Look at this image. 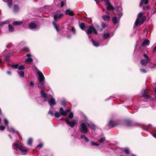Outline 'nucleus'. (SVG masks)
<instances>
[{"label": "nucleus", "instance_id": "f257e3e1", "mask_svg": "<svg viewBox=\"0 0 156 156\" xmlns=\"http://www.w3.org/2000/svg\"><path fill=\"white\" fill-rule=\"evenodd\" d=\"M14 149L20 154L24 155L26 154L28 148L23 145H20L17 142L13 146Z\"/></svg>", "mask_w": 156, "mask_h": 156}, {"label": "nucleus", "instance_id": "f03ea898", "mask_svg": "<svg viewBox=\"0 0 156 156\" xmlns=\"http://www.w3.org/2000/svg\"><path fill=\"white\" fill-rule=\"evenodd\" d=\"M143 15V13L142 12H140L138 14V17L134 24L135 26H138L140 22L141 24H142L146 20V17L145 16H143L142 18Z\"/></svg>", "mask_w": 156, "mask_h": 156}, {"label": "nucleus", "instance_id": "7ed1b4c3", "mask_svg": "<svg viewBox=\"0 0 156 156\" xmlns=\"http://www.w3.org/2000/svg\"><path fill=\"white\" fill-rule=\"evenodd\" d=\"M87 126V125L86 123H81L80 127V131L84 134L87 133L89 131V129Z\"/></svg>", "mask_w": 156, "mask_h": 156}, {"label": "nucleus", "instance_id": "20e7f679", "mask_svg": "<svg viewBox=\"0 0 156 156\" xmlns=\"http://www.w3.org/2000/svg\"><path fill=\"white\" fill-rule=\"evenodd\" d=\"M64 16L63 13L60 12V10L57 11L53 15L54 20L56 22Z\"/></svg>", "mask_w": 156, "mask_h": 156}, {"label": "nucleus", "instance_id": "39448f33", "mask_svg": "<svg viewBox=\"0 0 156 156\" xmlns=\"http://www.w3.org/2000/svg\"><path fill=\"white\" fill-rule=\"evenodd\" d=\"M93 32L95 34H98L97 30L93 26L90 27H89L88 30L86 31V33L88 34H90Z\"/></svg>", "mask_w": 156, "mask_h": 156}, {"label": "nucleus", "instance_id": "423d86ee", "mask_svg": "<svg viewBox=\"0 0 156 156\" xmlns=\"http://www.w3.org/2000/svg\"><path fill=\"white\" fill-rule=\"evenodd\" d=\"M65 121L71 128H73L76 124V120L75 119L73 120L72 121H70L68 119H66Z\"/></svg>", "mask_w": 156, "mask_h": 156}, {"label": "nucleus", "instance_id": "0eeeda50", "mask_svg": "<svg viewBox=\"0 0 156 156\" xmlns=\"http://www.w3.org/2000/svg\"><path fill=\"white\" fill-rule=\"evenodd\" d=\"M87 124L88 127L92 130H95L97 128V126L91 121H89L87 123Z\"/></svg>", "mask_w": 156, "mask_h": 156}, {"label": "nucleus", "instance_id": "6e6552de", "mask_svg": "<svg viewBox=\"0 0 156 156\" xmlns=\"http://www.w3.org/2000/svg\"><path fill=\"white\" fill-rule=\"evenodd\" d=\"M143 97L145 98L148 99L150 98L148 91L147 90H144L142 91Z\"/></svg>", "mask_w": 156, "mask_h": 156}, {"label": "nucleus", "instance_id": "1a4fd4ad", "mask_svg": "<svg viewBox=\"0 0 156 156\" xmlns=\"http://www.w3.org/2000/svg\"><path fill=\"white\" fill-rule=\"evenodd\" d=\"M41 96L43 98L44 101H46L47 100V94L45 93L43 90H42L40 92Z\"/></svg>", "mask_w": 156, "mask_h": 156}, {"label": "nucleus", "instance_id": "9d476101", "mask_svg": "<svg viewBox=\"0 0 156 156\" xmlns=\"http://www.w3.org/2000/svg\"><path fill=\"white\" fill-rule=\"evenodd\" d=\"M48 103L51 106L55 105V101L53 98L51 97L48 101Z\"/></svg>", "mask_w": 156, "mask_h": 156}, {"label": "nucleus", "instance_id": "9b49d317", "mask_svg": "<svg viewBox=\"0 0 156 156\" xmlns=\"http://www.w3.org/2000/svg\"><path fill=\"white\" fill-rule=\"evenodd\" d=\"M29 27L30 29H35L37 28L36 23L34 22H31L29 24Z\"/></svg>", "mask_w": 156, "mask_h": 156}, {"label": "nucleus", "instance_id": "f8f14e48", "mask_svg": "<svg viewBox=\"0 0 156 156\" xmlns=\"http://www.w3.org/2000/svg\"><path fill=\"white\" fill-rule=\"evenodd\" d=\"M88 37L89 39H91V41H92V43L93 45L94 46L98 47L100 45L99 43L97 41L93 40L91 38L90 35H89Z\"/></svg>", "mask_w": 156, "mask_h": 156}, {"label": "nucleus", "instance_id": "ddd939ff", "mask_svg": "<svg viewBox=\"0 0 156 156\" xmlns=\"http://www.w3.org/2000/svg\"><path fill=\"white\" fill-rule=\"evenodd\" d=\"M38 75L39 76L38 80L39 82L44 81V77L42 73H40L38 74Z\"/></svg>", "mask_w": 156, "mask_h": 156}, {"label": "nucleus", "instance_id": "4468645a", "mask_svg": "<svg viewBox=\"0 0 156 156\" xmlns=\"http://www.w3.org/2000/svg\"><path fill=\"white\" fill-rule=\"evenodd\" d=\"M65 14L68 15L70 16H73L74 14L73 11L70 9H67L66 10L65 12Z\"/></svg>", "mask_w": 156, "mask_h": 156}, {"label": "nucleus", "instance_id": "2eb2a0df", "mask_svg": "<svg viewBox=\"0 0 156 156\" xmlns=\"http://www.w3.org/2000/svg\"><path fill=\"white\" fill-rule=\"evenodd\" d=\"M81 139H84V141L86 143H88L89 142V139L84 135H82L80 136Z\"/></svg>", "mask_w": 156, "mask_h": 156}, {"label": "nucleus", "instance_id": "dca6fc26", "mask_svg": "<svg viewBox=\"0 0 156 156\" xmlns=\"http://www.w3.org/2000/svg\"><path fill=\"white\" fill-rule=\"evenodd\" d=\"M7 127H8L7 129H8V130L9 132H12L13 133H17L18 135H19V133L17 131L15 130V129L12 127H10L9 128V126H8Z\"/></svg>", "mask_w": 156, "mask_h": 156}, {"label": "nucleus", "instance_id": "f3484780", "mask_svg": "<svg viewBox=\"0 0 156 156\" xmlns=\"http://www.w3.org/2000/svg\"><path fill=\"white\" fill-rule=\"evenodd\" d=\"M115 125L116 123L115 122L112 120H110L108 125V126H109L111 128L115 126Z\"/></svg>", "mask_w": 156, "mask_h": 156}, {"label": "nucleus", "instance_id": "a211bd4d", "mask_svg": "<svg viewBox=\"0 0 156 156\" xmlns=\"http://www.w3.org/2000/svg\"><path fill=\"white\" fill-rule=\"evenodd\" d=\"M33 61V59L31 58H27L25 59V63H27L30 65L32 62Z\"/></svg>", "mask_w": 156, "mask_h": 156}, {"label": "nucleus", "instance_id": "6ab92c4d", "mask_svg": "<svg viewBox=\"0 0 156 156\" xmlns=\"http://www.w3.org/2000/svg\"><path fill=\"white\" fill-rule=\"evenodd\" d=\"M115 8L111 4L110 2L108 0V10H113Z\"/></svg>", "mask_w": 156, "mask_h": 156}, {"label": "nucleus", "instance_id": "aec40b11", "mask_svg": "<svg viewBox=\"0 0 156 156\" xmlns=\"http://www.w3.org/2000/svg\"><path fill=\"white\" fill-rule=\"evenodd\" d=\"M148 61L147 60L142 59L140 61L141 63L142 66H145L148 63Z\"/></svg>", "mask_w": 156, "mask_h": 156}, {"label": "nucleus", "instance_id": "412c9836", "mask_svg": "<svg viewBox=\"0 0 156 156\" xmlns=\"http://www.w3.org/2000/svg\"><path fill=\"white\" fill-rule=\"evenodd\" d=\"M52 24L54 26V28L57 32L60 31V27L58 25H57L55 22L54 21L53 22Z\"/></svg>", "mask_w": 156, "mask_h": 156}, {"label": "nucleus", "instance_id": "4be33fe9", "mask_svg": "<svg viewBox=\"0 0 156 156\" xmlns=\"http://www.w3.org/2000/svg\"><path fill=\"white\" fill-rule=\"evenodd\" d=\"M59 111L61 115H67V113L66 111H64L63 108H60Z\"/></svg>", "mask_w": 156, "mask_h": 156}, {"label": "nucleus", "instance_id": "5701e85b", "mask_svg": "<svg viewBox=\"0 0 156 156\" xmlns=\"http://www.w3.org/2000/svg\"><path fill=\"white\" fill-rule=\"evenodd\" d=\"M149 41L147 39H146L143 41L142 43V45L143 46H144L147 45H149Z\"/></svg>", "mask_w": 156, "mask_h": 156}, {"label": "nucleus", "instance_id": "b1692460", "mask_svg": "<svg viewBox=\"0 0 156 156\" xmlns=\"http://www.w3.org/2000/svg\"><path fill=\"white\" fill-rule=\"evenodd\" d=\"M44 86V81L39 82L38 84V87L41 89H43Z\"/></svg>", "mask_w": 156, "mask_h": 156}, {"label": "nucleus", "instance_id": "393cba45", "mask_svg": "<svg viewBox=\"0 0 156 156\" xmlns=\"http://www.w3.org/2000/svg\"><path fill=\"white\" fill-rule=\"evenodd\" d=\"M148 0H141L140 4V7H142L144 3L145 4H146L148 3Z\"/></svg>", "mask_w": 156, "mask_h": 156}, {"label": "nucleus", "instance_id": "a878e982", "mask_svg": "<svg viewBox=\"0 0 156 156\" xmlns=\"http://www.w3.org/2000/svg\"><path fill=\"white\" fill-rule=\"evenodd\" d=\"M79 26L80 28L83 30L85 31V25L84 23H79Z\"/></svg>", "mask_w": 156, "mask_h": 156}, {"label": "nucleus", "instance_id": "bb28decb", "mask_svg": "<svg viewBox=\"0 0 156 156\" xmlns=\"http://www.w3.org/2000/svg\"><path fill=\"white\" fill-rule=\"evenodd\" d=\"M14 28L10 24L9 25V32H13L14 31Z\"/></svg>", "mask_w": 156, "mask_h": 156}, {"label": "nucleus", "instance_id": "cd10ccee", "mask_svg": "<svg viewBox=\"0 0 156 156\" xmlns=\"http://www.w3.org/2000/svg\"><path fill=\"white\" fill-rule=\"evenodd\" d=\"M22 23V22L21 21H14L12 23V24L14 26L19 25Z\"/></svg>", "mask_w": 156, "mask_h": 156}, {"label": "nucleus", "instance_id": "c85d7f7f", "mask_svg": "<svg viewBox=\"0 0 156 156\" xmlns=\"http://www.w3.org/2000/svg\"><path fill=\"white\" fill-rule=\"evenodd\" d=\"M6 1H3L4 2H8V5L9 7H10L12 4V0H6Z\"/></svg>", "mask_w": 156, "mask_h": 156}, {"label": "nucleus", "instance_id": "c756f323", "mask_svg": "<svg viewBox=\"0 0 156 156\" xmlns=\"http://www.w3.org/2000/svg\"><path fill=\"white\" fill-rule=\"evenodd\" d=\"M19 7L18 5H15L14 6L13 11L15 12H17L19 10Z\"/></svg>", "mask_w": 156, "mask_h": 156}, {"label": "nucleus", "instance_id": "7c9ffc66", "mask_svg": "<svg viewBox=\"0 0 156 156\" xmlns=\"http://www.w3.org/2000/svg\"><path fill=\"white\" fill-rule=\"evenodd\" d=\"M21 50L26 52H28L30 51L29 48L27 47H25L21 49Z\"/></svg>", "mask_w": 156, "mask_h": 156}, {"label": "nucleus", "instance_id": "2f4dec72", "mask_svg": "<svg viewBox=\"0 0 156 156\" xmlns=\"http://www.w3.org/2000/svg\"><path fill=\"white\" fill-rule=\"evenodd\" d=\"M112 21L113 23L114 24H116L117 23L118 20L116 17L115 16L113 18Z\"/></svg>", "mask_w": 156, "mask_h": 156}, {"label": "nucleus", "instance_id": "473e14b6", "mask_svg": "<svg viewBox=\"0 0 156 156\" xmlns=\"http://www.w3.org/2000/svg\"><path fill=\"white\" fill-rule=\"evenodd\" d=\"M61 114L58 112H56L54 114V115L55 117L58 118L60 116Z\"/></svg>", "mask_w": 156, "mask_h": 156}, {"label": "nucleus", "instance_id": "72a5a7b5", "mask_svg": "<svg viewBox=\"0 0 156 156\" xmlns=\"http://www.w3.org/2000/svg\"><path fill=\"white\" fill-rule=\"evenodd\" d=\"M18 73L19 74L20 76L21 77H23L24 75V73L23 71H20L18 72Z\"/></svg>", "mask_w": 156, "mask_h": 156}, {"label": "nucleus", "instance_id": "f704fd0d", "mask_svg": "<svg viewBox=\"0 0 156 156\" xmlns=\"http://www.w3.org/2000/svg\"><path fill=\"white\" fill-rule=\"evenodd\" d=\"M90 144L93 146H98L99 145V144H98L94 141H91L90 142Z\"/></svg>", "mask_w": 156, "mask_h": 156}, {"label": "nucleus", "instance_id": "c9c22d12", "mask_svg": "<svg viewBox=\"0 0 156 156\" xmlns=\"http://www.w3.org/2000/svg\"><path fill=\"white\" fill-rule=\"evenodd\" d=\"M83 119H84V122H86V123L87 124V123L89 121L88 120V119L87 118V117L85 115H84L83 116Z\"/></svg>", "mask_w": 156, "mask_h": 156}, {"label": "nucleus", "instance_id": "e433bc0d", "mask_svg": "<svg viewBox=\"0 0 156 156\" xmlns=\"http://www.w3.org/2000/svg\"><path fill=\"white\" fill-rule=\"evenodd\" d=\"M66 0H62V1H61V7H62L66 3Z\"/></svg>", "mask_w": 156, "mask_h": 156}, {"label": "nucleus", "instance_id": "4c0bfd02", "mask_svg": "<svg viewBox=\"0 0 156 156\" xmlns=\"http://www.w3.org/2000/svg\"><path fill=\"white\" fill-rule=\"evenodd\" d=\"M14 69H18L19 66L18 64H13L11 66Z\"/></svg>", "mask_w": 156, "mask_h": 156}, {"label": "nucleus", "instance_id": "58836bf2", "mask_svg": "<svg viewBox=\"0 0 156 156\" xmlns=\"http://www.w3.org/2000/svg\"><path fill=\"white\" fill-rule=\"evenodd\" d=\"M32 141H33V140L32 138H29L28 140V144L29 145H31L32 142Z\"/></svg>", "mask_w": 156, "mask_h": 156}, {"label": "nucleus", "instance_id": "ea45409f", "mask_svg": "<svg viewBox=\"0 0 156 156\" xmlns=\"http://www.w3.org/2000/svg\"><path fill=\"white\" fill-rule=\"evenodd\" d=\"M9 23V21L8 20H6L5 21H4L1 23V25H2L4 24H6Z\"/></svg>", "mask_w": 156, "mask_h": 156}, {"label": "nucleus", "instance_id": "a19ab883", "mask_svg": "<svg viewBox=\"0 0 156 156\" xmlns=\"http://www.w3.org/2000/svg\"><path fill=\"white\" fill-rule=\"evenodd\" d=\"M102 18L104 21L107 20V15H104L102 16Z\"/></svg>", "mask_w": 156, "mask_h": 156}, {"label": "nucleus", "instance_id": "79ce46f5", "mask_svg": "<svg viewBox=\"0 0 156 156\" xmlns=\"http://www.w3.org/2000/svg\"><path fill=\"white\" fill-rule=\"evenodd\" d=\"M34 69L36 72L37 74L40 73L41 72L39 70V69L36 67H34Z\"/></svg>", "mask_w": 156, "mask_h": 156}, {"label": "nucleus", "instance_id": "37998d69", "mask_svg": "<svg viewBox=\"0 0 156 156\" xmlns=\"http://www.w3.org/2000/svg\"><path fill=\"white\" fill-rule=\"evenodd\" d=\"M73 117V114L72 112H71L69 113V117L70 119H72Z\"/></svg>", "mask_w": 156, "mask_h": 156}, {"label": "nucleus", "instance_id": "c03bdc74", "mask_svg": "<svg viewBox=\"0 0 156 156\" xmlns=\"http://www.w3.org/2000/svg\"><path fill=\"white\" fill-rule=\"evenodd\" d=\"M25 68L24 66L23 65H20V66H19L18 69L19 70H21L24 69Z\"/></svg>", "mask_w": 156, "mask_h": 156}, {"label": "nucleus", "instance_id": "a18cd8bd", "mask_svg": "<svg viewBox=\"0 0 156 156\" xmlns=\"http://www.w3.org/2000/svg\"><path fill=\"white\" fill-rule=\"evenodd\" d=\"M101 26L103 28H105L106 27V25L105 23H104V22H102L101 23Z\"/></svg>", "mask_w": 156, "mask_h": 156}, {"label": "nucleus", "instance_id": "49530a36", "mask_svg": "<svg viewBox=\"0 0 156 156\" xmlns=\"http://www.w3.org/2000/svg\"><path fill=\"white\" fill-rule=\"evenodd\" d=\"M4 123L6 126H8V120L6 119H4Z\"/></svg>", "mask_w": 156, "mask_h": 156}, {"label": "nucleus", "instance_id": "de8ad7c7", "mask_svg": "<svg viewBox=\"0 0 156 156\" xmlns=\"http://www.w3.org/2000/svg\"><path fill=\"white\" fill-rule=\"evenodd\" d=\"M103 38L104 39L107 38V33H105L103 35Z\"/></svg>", "mask_w": 156, "mask_h": 156}, {"label": "nucleus", "instance_id": "09e8293b", "mask_svg": "<svg viewBox=\"0 0 156 156\" xmlns=\"http://www.w3.org/2000/svg\"><path fill=\"white\" fill-rule=\"evenodd\" d=\"M125 152L127 154H129V151L128 149L126 148L125 150Z\"/></svg>", "mask_w": 156, "mask_h": 156}, {"label": "nucleus", "instance_id": "8fccbe9b", "mask_svg": "<svg viewBox=\"0 0 156 156\" xmlns=\"http://www.w3.org/2000/svg\"><path fill=\"white\" fill-rule=\"evenodd\" d=\"M105 138L102 137H101L100 139V141L101 143H102L104 142V141H105Z\"/></svg>", "mask_w": 156, "mask_h": 156}, {"label": "nucleus", "instance_id": "3c124183", "mask_svg": "<svg viewBox=\"0 0 156 156\" xmlns=\"http://www.w3.org/2000/svg\"><path fill=\"white\" fill-rule=\"evenodd\" d=\"M48 114H50L52 116H54L53 113L51 111L49 110L48 112Z\"/></svg>", "mask_w": 156, "mask_h": 156}, {"label": "nucleus", "instance_id": "603ef678", "mask_svg": "<svg viewBox=\"0 0 156 156\" xmlns=\"http://www.w3.org/2000/svg\"><path fill=\"white\" fill-rule=\"evenodd\" d=\"M5 60L7 62H9V57L8 56H6L5 58Z\"/></svg>", "mask_w": 156, "mask_h": 156}, {"label": "nucleus", "instance_id": "864d4df0", "mask_svg": "<svg viewBox=\"0 0 156 156\" xmlns=\"http://www.w3.org/2000/svg\"><path fill=\"white\" fill-rule=\"evenodd\" d=\"M5 127L4 126H0V129L1 130H3L5 129Z\"/></svg>", "mask_w": 156, "mask_h": 156}, {"label": "nucleus", "instance_id": "5fc2aeb1", "mask_svg": "<svg viewBox=\"0 0 156 156\" xmlns=\"http://www.w3.org/2000/svg\"><path fill=\"white\" fill-rule=\"evenodd\" d=\"M140 70L142 72H143L144 73H146V71L144 69H140Z\"/></svg>", "mask_w": 156, "mask_h": 156}, {"label": "nucleus", "instance_id": "6e6d98bb", "mask_svg": "<svg viewBox=\"0 0 156 156\" xmlns=\"http://www.w3.org/2000/svg\"><path fill=\"white\" fill-rule=\"evenodd\" d=\"M61 103L62 104V105L66 106V102L65 101H61Z\"/></svg>", "mask_w": 156, "mask_h": 156}, {"label": "nucleus", "instance_id": "4d7b16f0", "mask_svg": "<svg viewBox=\"0 0 156 156\" xmlns=\"http://www.w3.org/2000/svg\"><path fill=\"white\" fill-rule=\"evenodd\" d=\"M30 85L31 87H33L34 86V83L32 81H30Z\"/></svg>", "mask_w": 156, "mask_h": 156}, {"label": "nucleus", "instance_id": "13d9d810", "mask_svg": "<svg viewBox=\"0 0 156 156\" xmlns=\"http://www.w3.org/2000/svg\"><path fill=\"white\" fill-rule=\"evenodd\" d=\"M101 0L102 1H104L105 2V4L106 5V8L107 10V0Z\"/></svg>", "mask_w": 156, "mask_h": 156}, {"label": "nucleus", "instance_id": "bf43d9fd", "mask_svg": "<svg viewBox=\"0 0 156 156\" xmlns=\"http://www.w3.org/2000/svg\"><path fill=\"white\" fill-rule=\"evenodd\" d=\"M144 57L146 58H147V59L146 60H148L149 61V58H148V56H147V55L146 54H144Z\"/></svg>", "mask_w": 156, "mask_h": 156}, {"label": "nucleus", "instance_id": "052dcab7", "mask_svg": "<svg viewBox=\"0 0 156 156\" xmlns=\"http://www.w3.org/2000/svg\"><path fill=\"white\" fill-rule=\"evenodd\" d=\"M42 146H43L42 144V143H40V144H39L38 145L37 147H39L40 148H41L42 147Z\"/></svg>", "mask_w": 156, "mask_h": 156}, {"label": "nucleus", "instance_id": "680f3d73", "mask_svg": "<svg viewBox=\"0 0 156 156\" xmlns=\"http://www.w3.org/2000/svg\"><path fill=\"white\" fill-rule=\"evenodd\" d=\"M149 9V7L148 6H144L143 9L144 10L147 9Z\"/></svg>", "mask_w": 156, "mask_h": 156}, {"label": "nucleus", "instance_id": "e2e57ef3", "mask_svg": "<svg viewBox=\"0 0 156 156\" xmlns=\"http://www.w3.org/2000/svg\"><path fill=\"white\" fill-rule=\"evenodd\" d=\"M26 56H27L28 58H30V57L31 56V55L30 54H28L26 55Z\"/></svg>", "mask_w": 156, "mask_h": 156}, {"label": "nucleus", "instance_id": "0e129e2a", "mask_svg": "<svg viewBox=\"0 0 156 156\" xmlns=\"http://www.w3.org/2000/svg\"><path fill=\"white\" fill-rule=\"evenodd\" d=\"M71 30L74 32V33H75V28L73 27H72V29H71Z\"/></svg>", "mask_w": 156, "mask_h": 156}, {"label": "nucleus", "instance_id": "69168bd1", "mask_svg": "<svg viewBox=\"0 0 156 156\" xmlns=\"http://www.w3.org/2000/svg\"><path fill=\"white\" fill-rule=\"evenodd\" d=\"M102 9L103 12H104L106 14H107V10H105L104 8H103Z\"/></svg>", "mask_w": 156, "mask_h": 156}, {"label": "nucleus", "instance_id": "338daca9", "mask_svg": "<svg viewBox=\"0 0 156 156\" xmlns=\"http://www.w3.org/2000/svg\"><path fill=\"white\" fill-rule=\"evenodd\" d=\"M156 51V46H155V47H154V49L153 51V53H154Z\"/></svg>", "mask_w": 156, "mask_h": 156}, {"label": "nucleus", "instance_id": "774afa93", "mask_svg": "<svg viewBox=\"0 0 156 156\" xmlns=\"http://www.w3.org/2000/svg\"><path fill=\"white\" fill-rule=\"evenodd\" d=\"M7 73L9 75H11V72L10 71H7Z\"/></svg>", "mask_w": 156, "mask_h": 156}]
</instances>
